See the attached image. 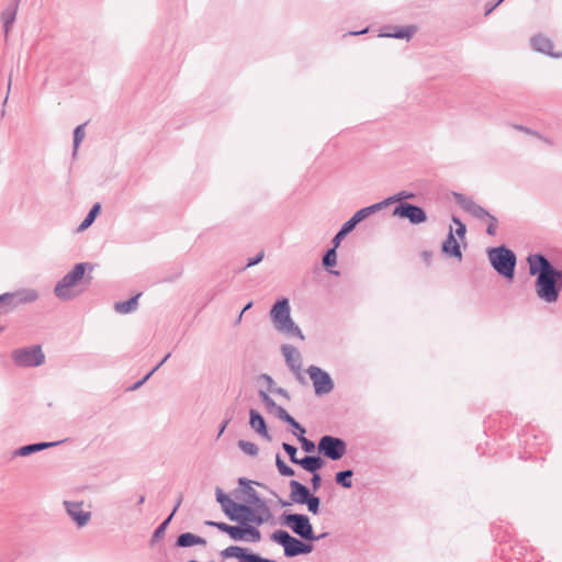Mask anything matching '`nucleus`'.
<instances>
[{"label": "nucleus", "mask_w": 562, "mask_h": 562, "mask_svg": "<svg viewBox=\"0 0 562 562\" xmlns=\"http://www.w3.org/2000/svg\"><path fill=\"white\" fill-rule=\"evenodd\" d=\"M252 483L246 477L238 479L239 488L234 492V495L237 499L243 501V504L234 502L221 487L215 488V495L222 510L231 520L241 524L254 522L260 526L272 518V513L267 501L261 498L251 486Z\"/></svg>", "instance_id": "nucleus-1"}, {"label": "nucleus", "mask_w": 562, "mask_h": 562, "mask_svg": "<svg viewBox=\"0 0 562 562\" xmlns=\"http://www.w3.org/2000/svg\"><path fill=\"white\" fill-rule=\"evenodd\" d=\"M487 257L493 269L505 279H514L517 258L514 251L505 246L490 248Z\"/></svg>", "instance_id": "nucleus-2"}, {"label": "nucleus", "mask_w": 562, "mask_h": 562, "mask_svg": "<svg viewBox=\"0 0 562 562\" xmlns=\"http://www.w3.org/2000/svg\"><path fill=\"white\" fill-rule=\"evenodd\" d=\"M562 279L560 270L549 274L538 276L535 283L537 296L546 303L557 302L560 293L558 282Z\"/></svg>", "instance_id": "nucleus-3"}, {"label": "nucleus", "mask_w": 562, "mask_h": 562, "mask_svg": "<svg viewBox=\"0 0 562 562\" xmlns=\"http://www.w3.org/2000/svg\"><path fill=\"white\" fill-rule=\"evenodd\" d=\"M89 263H77L75 267L66 273L61 280L57 282L54 289V293L61 300H67L76 295L74 288L83 279L86 268Z\"/></svg>", "instance_id": "nucleus-4"}, {"label": "nucleus", "mask_w": 562, "mask_h": 562, "mask_svg": "<svg viewBox=\"0 0 562 562\" xmlns=\"http://www.w3.org/2000/svg\"><path fill=\"white\" fill-rule=\"evenodd\" d=\"M270 539L284 548V555L288 558L307 554L313 550L312 544L304 543L303 541L292 537L285 530H276L270 536Z\"/></svg>", "instance_id": "nucleus-5"}, {"label": "nucleus", "mask_w": 562, "mask_h": 562, "mask_svg": "<svg viewBox=\"0 0 562 562\" xmlns=\"http://www.w3.org/2000/svg\"><path fill=\"white\" fill-rule=\"evenodd\" d=\"M282 524L304 540L316 541L310 518L303 514L283 513Z\"/></svg>", "instance_id": "nucleus-6"}, {"label": "nucleus", "mask_w": 562, "mask_h": 562, "mask_svg": "<svg viewBox=\"0 0 562 562\" xmlns=\"http://www.w3.org/2000/svg\"><path fill=\"white\" fill-rule=\"evenodd\" d=\"M38 293L34 289H23L13 293H4L0 295V314L10 313L18 306L36 301Z\"/></svg>", "instance_id": "nucleus-7"}, {"label": "nucleus", "mask_w": 562, "mask_h": 562, "mask_svg": "<svg viewBox=\"0 0 562 562\" xmlns=\"http://www.w3.org/2000/svg\"><path fill=\"white\" fill-rule=\"evenodd\" d=\"M12 359L19 367H38L45 361V356L41 346L35 345L31 347L15 349L12 352Z\"/></svg>", "instance_id": "nucleus-8"}, {"label": "nucleus", "mask_w": 562, "mask_h": 562, "mask_svg": "<svg viewBox=\"0 0 562 562\" xmlns=\"http://www.w3.org/2000/svg\"><path fill=\"white\" fill-rule=\"evenodd\" d=\"M318 451L330 460H339L345 456L347 445L340 438L326 435L318 441Z\"/></svg>", "instance_id": "nucleus-9"}, {"label": "nucleus", "mask_w": 562, "mask_h": 562, "mask_svg": "<svg viewBox=\"0 0 562 562\" xmlns=\"http://www.w3.org/2000/svg\"><path fill=\"white\" fill-rule=\"evenodd\" d=\"M307 373L313 381L315 393L317 395L328 394L334 390V382L330 375L318 367L311 366Z\"/></svg>", "instance_id": "nucleus-10"}, {"label": "nucleus", "mask_w": 562, "mask_h": 562, "mask_svg": "<svg viewBox=\"0 0 562 562\" xmlns=\"http://www.w3.org/2000/svg\"><path fill=\"white\" fill-rule=\"evenodd\" d=\"M393 214L402 218H407L412 224H420L427 220V215L420 206L406 202L400 203L394 209Z\"/></svg>", "instance_id": "nucleus-11"}, {"label": "nucleus", "mask_w": 562, "mask_h": 562, "mask_svg": "<svg viewBox=\"0 0 562 562\" xmlns=\"http://www.w3.org/2000/svg\"><path fill=\"white\" fill-rule=\"evenodd\" d=\"M453 196L456 203L473 217L481 221H486V218L490 216L488 211H486L483 206L474 202L473 199L462 193H454Z\"/></svg>", "instance_id": "nucleus-12"}, {"label": "nucleus", "mask_w": 562, "mask_h": 562, "mask_svg": "<svg viewBox=\"0 0 562 562\" xmlns=\"http://www.w3.org/2000/svg\"><path fill=\"white\" fill-rule=\"evenodd\" d=\"M224 558H236L239 562H276L274 560L261 558L256 553L248 552L238 546H231L222 551Z\"/></svg>", "instance_id": "nucleus-13"}, {"label": "nucleus", "mask_w": 562, "mask_h": 562, "mask_svg": "<svg viewBox=\"0 0 562 562\" xmlns=\"http://www.w3.org/2000/svg\"><path fill=\"white\" fill-rule=\"evenodd\" d=\"M527 261L529 265V273L531 276L537 274V277H538V276L549 274V273L558 270L550 263V261L547 259V257H544L541 254L530 255L527 258Z\"/></svg>", "instance_id": "nucleus-14"}, {"label": "nucleus", "mask_w": 562, "mask_h": 562, "mask_svg": "<svg viewBox=\"0 0 562 562\" xmlns=\"http://www.w3.org/2000/svg\"><path fill=\"white\" fill-rule=\"evenodd\" d=\"M65 507L67 514L71 517V519L79 526H86L91 517L90 512H85L82 509V504L77 502H65Z\"/></svg>", "instance_id": "nucleus-15"}, {"label": "nucleus", "mask_w": 562, "mask_h": 562, "mask_svg": "<svg viewBox=\"0 0 562 562\" xmlns=\"http://www.w3.org/2000/svg\"><path fill=\"white\" fill-rule=\"evenodd\" d=\"M274 328L286 337L304 339L301 329L293 322V318H272Z\"/></svg>", "instance_id": "nucleus-16"}, {"label": "nucleus", "mask_w": 562, "mask_h": 562, "mask_svg": "<svg viewBox=\"0 0 562 562\" xmlns=\"http://www.w3.org/2000/svg\"><path fill=\"white\" fill-rule=\"evenodd\" d=\"M282 353L285 358L288 367L300 376L302 369V357L299 350L291 345H283Z\"/></svg>", "instance_id": "nucleus-17"}, {"label": "nucleus", "mask_w": 562, "mask_h": 562, "mask_svg": "<svg viewBox=\"0 0 562 562\" xmlns=\"http://www.w3.org/2000/svg\"><path fill=\"white\" fill-rule=\"evenodd\" d=\"M531 47L542 54H547L552 57H561L562 53L553 52V43L550 38L542 35H535L530 40Z\"/></svg>", "instance_id": "nucleus-18"}, {"label": "nucleus", "mask_w": 562, "mask_h": 562, "mask_svg": "<svg viewBox=\"0 0 562 562\" xmlns=\"http://www.w3.org/2000/svg\"><path fill=\"white\" fill-rule=\"evenodd\" d=\"M20 1L21 0H13L1 13L5 35H8L14 24Z\"/></svg>", "instance_id": "nucleus-19"}, {"label": "nucleus", "mask_w": 562, "mask_h": 562, "mask_svg": "<svg viewBox=\"0 0 562 562\" xmlns=\"http://www.w3.org/2000/svg\"><path fill=\"white\" fill-rule=\"evenodd\" d=\"M290 498L293 503L304 504L306 498L311 495L310 490L302 483L292 480L290 481Z\"/></svg>", "instance_id": "nucleus-20"}, {"label": "nucleus", "mask_w": 562, "mask_h": 562, "mask_svg": "<svg viewBox=\"0 0 562 562\" xmlns=\"http://www.w3.org/2000/svg\"><path fill=\"white\" fill-rule=\"evenodd\" d=\"M249 425L250 427L258 432L261 437L266 438L267 440H271V437L268 432L266 422L263 417L255 409H250L249 412Z\"/></svg>", "instance_id": "nucleus-21"}, {"label": "nucleus", "mask_w": 562, "mask_h": 562, "mask_svg": "<svg viewBox=\"0 0 562 562\" xmlns=\"http://www.w3.org/2000/svg\"><path fill=\"white\" fill-rule=\"evenodd\" d=\"M58 443L59 441L31 443L16 449L13 454L16 457H27L35 452H40L47 448L54 447Z\"/></svg>", "instance_id": "nucleus-22"}, {"label": "nucleus", "mask_w": 562, "mask_h": 562, "mask_svg": "<svg viewBox=\"0 0 562 562\" xmlns=\"http://www.w3.org/2000/svg\"><path fill=\"white\" fill-rule=\"evenodd\" d=\"M394 198H387L386 200L382 201V202H379V203H375V204H372L370 206H367V207H363V209H360L359 211H357L352 217L355 220H357L358 223L362 222L363 220L368 218L369 216H371L372 214L376 213L378 211L382 210L385 205H387L389 203H391V201L393 200Z\"/></svg>", "instance_id": "nucleus-23"}, {"label": "nucleus", "mask_w": 562, "mask_h": 562, "mask_svg": "<svg viewBox=\"0 0 562 562\" xmlns=\"http://www.w3.org/2000/svg\"><path fill=\"white\" fill-rule=\"evenodd\" d=\"M442 252L449 257L458 258L459 260L462 258L460 245L457 241L451 228H450L447 239L442 244Z\"/></svg>", "instance_id": "nucleus-24"}, {"label": "nucleus", "mask_w": 562, "mask_h": 562, "mask_svg": "<svg viewBox=\"0 0 562 562\" xmlns=\"http://www.w3.org/2000/svg\"><path fill=\"white\" fill-rule=\"evenodd\" d=\"M176 544L181 548H188V547L198 546V544L205 546L206 540L202 537L194 535V533L184 532V533H181L177 538Z\"/></svg>", "instance_id": "nucleus-25"}, {"label": "nucleus", "mask_w": 562, "mask_h": 562, "mask_svg": "<svg viewBox=\"0 0 562 562\" xmlns=\"http://www.w3.org/2000/svg\"><path fill=\"white\" fill-rule=\"evenodd\" d=\"M324 464V461L318 456H306L300 459L299 465H301L305 471L311 473H316Z\"/></svg>", "instance_id": "nucleus-26"}, {"label": "nucleus", "mask_w": 562, "mask_h": 562, "mask_svg": "<svg viewBox=\"0 0 562 562\" xmlns=\"http://www.w3.org/2000/svg\"><path fill=\"white\" fill-rule=\"evenodd\" d=\"M139 296L140 293L136 294L135 296H132L127 301L116 302L114 304V311L119 314H128L135 312L138 305Z\"/></svg>", "instance_id": "nucleus-27"}, {"label": "nucleus", "mask_w": 562, "mask_h": 562, "mask_svg": "<svg viewBox=\"0 0 562 562\" xmlns=\"http://www.w3.org/2000/svg\"><path fill=\"white\" fill-rule=\"evenodd\" d=\"M291 308L289 304V300L282 297L278 300L274 305L271 307L269 316H290Z\"/></svg>", "instance_id": "nucleus-28"}, {"label": "nucleus", "mask_w": 562, "mask_h": 562, "mask_svg": "<svg viewBox=\"0 0 562 562\" xmlns=\"http://www.w3.org/2000/svg\"><path fill=\"white\" fill-rule=\"evenodd\" d=\"M181 502H182V496H180V497L178 498L177 504H176V506H175L173 510L171 512V514L168 516V518H167V519H165V521H164V522H161V524L156 528V530L154 531V535H153V540H154V541H155V540L160 539L161 537H164L165 531H166V528H167V526L169 525V522L171 521V519H172V517H173L175 513L177 512V509L179 508V506H180Z\"/></svg>", "instance_id": "nucleus-29"}, {"label": "nucleus", "mask_w": 562, "mask_h": 562, "mask_svg": "<svg viewBox=\"0 0 562 562\" xmlns=\"http://www.w3.org/2000/svg\"><path fill=\"white\" fill-rule=\"evenodd\" d=\"M323 266L328 269V272L335 276H339V271L331 270L329 268L334 267L337 262V252L335 248H329L325 255L323 256Z\"/></svg>", "instance_id": "nucleus-30"}, {"label": "nucleus", "mask_w": 562, "mask_h": 562, "mask_svg": "<svg viewBox=\"0 0 562 562\" xmlns=\"http://www.w3.org/2000/svg\"><path fill=\"white\" fill-rule=\"evenodd\" d=\"M353 475L352 470H344L336 473L335 481L337 484L341 485L345 488H350L352 486L351 477Z\"/></svg>", "instance_id": "nucleus-31"}, {"label": "nucleus", "mask_w": 562, "mask_h": 562, "mask_svg": "<svg viewBox=\"0 0 562 562\" xmlns=\"http://www.w3.org/2000/svg\"><path fill=\"white\" fill-rule=\"evenodd\" d=\"M100 204L99 203H95L91 210L89 211V213L87 214V216L85 217V220L81 222V224L79 225L78 227V231H83L86 228H88L95 220L97 215L99 214L100 212Z\"/></svg>", "instance_id": "nucleus-32"}, {"label": "nucleus", "mask_w": 562, "mask_h": 562, "mask_svg": "<svg viewBox=\"0 0 562 562\" xmlns=\"http://www.w3.org/2000/svg\"><path fill=\"white\" fill-rule=\"evenodd\" d=\"M416 32L415 26H406L400 27L393 33H385L384 36L394 37V38H411V36Z\"/></svg>", "instance_id": "nucleus-33"}, {"label": "nucleus", "mask_w": 562, "mask_h": 562, "mask_svg": "<svg viewBox=\"0 0 562 562\" xmlns=\"http://www.w3.org/2000/svg\"><path fill=\"white\" fill-rule=\"evenodd\" d=\"M237 445H238L239 449L248 456L255 457L258 454L259 449H258L257 445L254 442L246 441V440H239Z\"/></svg>", "instance_id": "nucleus-34"}, {"label": "nucleus", "mask_w": 562, "mask_h": 562, "mask_svg": "<svg viewBox=\"0 0 562 562\" xmlns=\"http://www.w3.org/2000/svg\"><path fill=\"white\" fill-rule=\"evenodd\" d=\"M85 125L86 124H80L74 131V155L77 153L80 143L86 136Z\"/></svg>", "instance_id": "nucleus-35"}, {"label": "nucleus", "mask_w": 562, "mask_h": 562, "mask_svg": "<svg viewBox=\"0 0 562 562\" xmlns=\"http://www.w3.org/2000/svg\"><path fill=\"white\" fill-rule=\"evenodd\" d=\"M276 465L281 475H283V476L294 475V470L284 463V461L281 459L280 454H277V457H276Z\"/></svg>", "instance_id": "nucleus-36"}, {"label": "nucleus", "mask_w": 562, "mask_h": 562, "mask_svg": "<svg viewBox=\"0 0 562 562\" xmlns=\"http://www.w3.org/2000/svg\"><path fill=\"white\" fill-rule=\"evenodd\" d=\"M304 504L307 506L308 512H311L312 514H317L319 512V497L310 495L304 502Z\"/></svg>", "instance_id": "nucleus-37"}, {"label": "nucleus", "mask_w": 562, "mask_h": 562, "mask_svg": "<svg viewBox=\"0 0 562 562\" xmlns=\"http://www.w3.org/2000/svg\"><path fill=\"white\" fill-rule=\"evenodd\" d=\"M228 536L236 541L245 540V527L232 526Z\"/></svg>", "instance_id": "nucleus-38"}, {"label": "nucleus", "mask_w": 562, "mask_h": 562, "mask_svg": "<svg viewBox=\"0 0 562 562\" xmlns=\"http://www.w3.org/2000/svg\"><path fill=\"white\" fill-rule=\"evenodd\" d=\"M283 450L288 453L290 460L292 463L299 464L300 459L296 458L297 449L293 445L283 442L282 443Z\"/></svg>", "instance_id": "nucleus-39"}, {"label": "nucleus", "mask_w": 562, "mask_h": 562, "mask_svg": "<svg viewBox=\"0 0 562 562\" xmlns=\"http://www.w3.org/2000/svg\"><path fill=\"white\" fill-rule=\"evenodd\" d=\"M247 535L250 537V540L254 542H258L261 539L260 531L255 526H251L248 524L245 525V537Z\"/></svg>", "instance_id": "nucleus-40"}, {"label": "nucleus", "mask_w": 562, "mask_h": 562, "mask_svg": "<svg viewBox=\"0 0 562 562\" xmlns=\"http://www.w3.org/2000/svg\"><path fill=\"white\" fill-rule=\"evenodd\" d=\"M359 224L357 220H355L352 216L344 223V225L340 227V231L347 236L349 233H351L356 225Z\"/></svg>", "instance_id": "nucleus-41"}, {"label": "nucleus", "mask_w": 562, "mask_h": 562, "mask_svg": "<svg viewBox=\"0 0 562 562\" xmlns=\"http://www.w3.org/2000/svg\"><path fill=\"white\" fill-rule=\"evenodd\" d=\"M453 223L457 225L456 234L459 238H464L467 233L465 225L456 216L452 217Z\"/></svg>", "instance_id": "nucleus-42"}, {"label": "nucleus", "mask_w": 562, "mask_h": 562, "mask_svg": "<svg viewBox=\"0 0 562 562\" xmlns=\"http://www.w3.org/2000/svg\"><path fill=\"white\" fill-rule=\"evenodd\" d=\"M514 127H515L517 131L524 132V133H526V134H528V135L537 136V137H539V138L543 139L547 144H552V142H551L550 139L542 137L541 135H539L537 132H535V131L530 130L529 127H526V126H524V125H514Z\"/></svg>", "instance_id": "nucleus-43"}, {"label": "nucleus", "mask_w": 562, "mask_h": 562, "mask_svg": "<svg viewBox=\"0 0 562 562\" xmlns=\"http://www.w3.org/2000/svg\"><path fill=\"white\" fill-rule=\"evenodd\" d=\"M299 440L301 441L304 451L313 452L315 450L314 442L305 438L304 435L299 436Z\"/></svg>", "instance_id": "nucleus-44"}, {"label": "nucleus", "mask_w": 562, "mask_h": 562, "mask_svg": "<svg viewBox=\"0 0 562 562\" xmlns=\"http://www.w3.org/2000/svg\"><path fill=\"white\" fill-rule=\"evenodd\" d=\"M486 220L490 222L488 226L486 228V233L490 236H495L496 235V224H497L496 217L494 215L490 214V216Z\"/></svg>", "instance_id": "nucleus-45"}, {"label": "nucleus", "mask_w": 562, "mask_h": 562, "mask_svg": "<svg viewBox=\"0 0 562 562\" xmlns=\"http://www.w3.org/2000/svg\"><path fill=\"white\" fill-rule=\"evenodd\" d=\"M205 524L209 525V526L215 527L218 530H221L223 532H226L227 535H228L229 529L232 527L231 525H227L225 522H217V521H211V520L206 521Z\"/></svg>", "instance_id": "nucleus-46"}, {"label": "nucleus", "mask_w": 562, "mask_h": 562, "mask_svg": "<svg viewBox=\"0 0 562 562\" xmlns=\"http://www.w3.org/2000/svg\"><path fill=\"white\" fill-rule=\"evenodd\" d=\"M346 237V235L339 229L337 232V234L334 236L333 240H331V244H333V247L331 248H335L337 249L338 246L340 245L341 240Z\"/></svg>", "instance_id": "nucleus-47"}, {"label": "nucleus", "mask_w": 562, "mask_h": 562, "mask_svg": "<svg viewBox=\"0 0 562 562\" xmlns=\"http://www.w3.org/2000/svg\"><path fill=\"white\" fill-rule=\"evenodd\" d=\"M265 257L263 251H260L257 254L254 258H249L246 267H252L257 263H259Z\"/></svg>", "instance_id": "nucleus-48"}, {"label": "nucleus", "mask_w": 562, "mask_h": 562, "mask_svg": "<svg viewBox=\"0 0 562 562\" xmlns=\"http://www.w3.org/2000/svg\"><path fill=\"white\" fill-rule=\"evenodd\" d=\"M311 482H312L313 490L317 491L319 488V486H321V483H322L321 475L317 472L313 473Z\"/></svg>", "instance_id": "nucleus-49"}, {"label": "nucleus", "mask_w": 562, "mask_h": 562, "mask_svg": "<svg viewBox=\"0 0 562 562\" xmlns=\"http://www.w3.org/2000/svg\"><path fill=\"white\" fill-rule=\"evenodd\" d=\"M274 412L276 415L283 422L290 415L282 406H277Z\"/></svg>", "instance_id": "nucleus-50"}, {"label": "nucleus", "mask_w": 562, "mask_h": 562, "mask_svg": "<svg viewBox=\"0 0 562 562\" xmlns=\"http://www.w3.org/2000/svg\"><path fill=\"white\" fill-rule=\"evenodd\" d=\"M151 376V372H148L142 380H139L138 382H136L132 387L131 390H136L138 387H140Z\"/></svg>", "instance_id": "nucleus-51"}, {"label": "nucleus", "mask_w": 562, "mask_h": 562, "mask_svg": "<svg viewBox=\"0 0 562 562\" xmlns=\"http://www.w3.org/2000/svg\"><path fill=\"white\" fill-rule=\"evenodd\" d=\"M170 353H167L161 360H159V363L151 369L149 372H151V375L169 359Z\"/></svg>", "instance_id": "nucleus-52"}, {"label": "nucleus", "mask_w": 562, "mask_h": 562, "mask_svg": "<svg viewBox=\"0 0 562 562\" xmlns=\"http://www.w3.org/2000/svg\"><path fill=\"white\" fill-rule=\"evenodd\" d=\"M263 404L266 405V407H267V409H268L269 412L274 411V409H276V407L278 406V405L276 404V402H274L271 397H270L269 400H267V402H265Z\"/></svg>", "instance_id": "nucleus-53"}, {"label": "nucleus", "mask_w": 562, "mask_h": 562, "mask_svg": "<svg viewBox=\"0 0 562 562\" xmlns=\"http://www.w3.org/2000/svg\"><path fill=\"white\" fill-rule=\"evenodd\" d=\"M274 392L281 396H283L284 398L289 400L290 398V395H289V392L282 387H278L274 390Z\"/></svg>", "instance_id": "nucleus-54"}, {"label": "nucleus", "mask_w": 562, "mask_h": 562, "mask_svg": "<svg viewBox=\"0 0 562 562\" xmlns=\"http://www.w3.org/2000/svg\"><path fill=\"white\" fill-rule=\"evenodd\" d=\"M293 428H294V430L297 431V432H294L297 437L305 435V432H306L305 428L302 427L299 423H297L296 427H293Z\"/></svg>", "instance_id": "nucleus-55"}, {"label": "nucleus", "mask_w": 562, "mask_h": 562, "mask_svg": "<svg viewBox=\"0 0 562 562\" xmlns=\"http://www.w3.org/2000/svg\"><path fill=\"white\" fill-rule=\"evenodd\" d=\"M412 195L411 194H406L405 192H401L398 193L397 195L393 196L394 199L391 201H401L402 199H407V198H411Z\"/></svg>", "instance_id": "nucleus-56"}, {"label": "nucleus", "mask_w": 562, "mask_h": 562, "mask_svg": "<svg viewBox=\"0 0 562 562\" xmlns=\"http://www.w3.org/2000/svg\"><path fill=\"white\" fill-rule=\"evenodd\" d=\"M284 423L289 424L291 427H296V425H297V422L291 415H289L284 419Z\"/></svg>", "instance_id": "nucleus-57"}, {"label": "nucleus", "mask_w": 562, "mask_h": 562, "mask_svg": "<svg viewBox=\"0 0 562 562\" xmlns=\"http://www.w3.org/2000/svg\"><path fill=\"white\" fill-rule=\"evenodd\" d=\"M497 7H498V3L487 4L485 15H488L490 13H492V11H494Z\"/></svg>", "instance_id": "nucleus-58"}, {"label": "nucleus", "mask_w": 562, "mask_h": 562, "mask_svg": "<svg viewBox=\"0 0 562 562\" xmlns=\"http://www.w3.org/2000/svg\"><path fill=\"white\" fill-rule=\"evenodd\" d=\"M229 420H231V419L228 418V419H225V420L222 423L221 428H220L218 436H221V435L224 432V430H225V428L227 427V425H228Z\"/></svg>", "instance_id": "nucleus-59"}, {"label": "nucleus", "mask_w": 562, "mask_h": 562, "mask_svg": "<svg viewBox=\"0 0 562 562\" xmlns=\"http://www.w3.org/2000/svg\"><path fill=\"white\" fill-rule=\"evenodd\" d=\"M259 396H260L262 403L267 402V400L270 398V396L265 391H259Z\"/></svg>", "instance_id": "nucleus-60"}, {"label": "nucleus", "mask_w": 562, "mask_h": 562, "mask_svg": "<svg viewBox=\"0 0 562 562\" xmlns=\"http://www.w3.org/2000/svg\"><path fill=\"white\" fill-rule=\"evenodd\" d=\"M259 396H260L262 403L267 402V400L270 398V396L265 391H259Z\"/></svg>", "instance_id": "nucleus-61"}, {"label": "nucleus", "mask_w": 562, "mask_h": 562, "mask_svg": "<svg viewBox=\"0 0 562 562\" xmlns=\"http://www.w3.org/2000/svg\"><path fill=\"white\" fill-rule=\"evenodd\" d=\"M251 305H252L251 302L246 304V306L238 313V316H243L251 307Z\"/></svg>", "instance_id": "nucleus-62"}, {"label": "nucleus", "mask_w": 562, "mask_h": 562, "mask_svg": "<svg viewBox=\"0 0 562 562\" xmlns=\"http://www.w3.org/2000/svg\"><path fill=\"white\" fill-rule=\"evenodd\" d=\"M262 378L266 380V382H268L269 384L273 383V380L270 375L268 374H263Z\"/></svg>", "instance_id": "nucleus-63"}, {"label": "nucleus", "mask_w": 562, "mask_h": 562, "mask_svg": "<svg viewBox=\"0 0 562 562\" xmlns=\"http://www.w3.org/2000/svg\"><path fill=\"white\" fill-rule=\"evenodd\" d=\"M279 503L282 507H285V506H289L290 503H288L286 501H283L282 498L279 497Z\"/></svg>", "instance_id": "nucleus-64"}]
</instances>
